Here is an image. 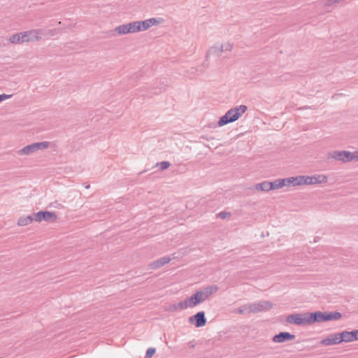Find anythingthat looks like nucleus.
Wrapping results in <instances>:
<instances>
[{
    "mask_svg": "<svg viewBox=\"0 0 358 358\" xmlns=\"http://www.w3.org/2000/svg\"><path fill=\"white\" fill-rule=\"evenodd\" d=\"M282 187H283V186L281 179L275 180L273 182H269L270 190L278 189Z\"/></svg>",
    "mask_w": 358,
    "mask_h": 358,
    "instance_id": "23",
    "label": "nucleus"
},
{
    "mask_svg": "<svg viewBox=\"0 0 358 358\" xmlns=\"http://www.w3.org/2000/svg\"><path fill=\"white\" fill-rule=\"evenodd\" d=\"M202 66H203V69H206V68H208V64H206V63H203V64H202Z\"/></svg>",
    "mask_w": 358,
    "mask_h": 358,
    "instance_id": "38",
    "label": "nucleus"
},
{
    "mask_svg": "<svg viewBox=\"0 0 358 358\" xmlns=\"http://www.w3.org/2000/svg\"><path fill=\"white\" fill-rule=\"evenodd\" d=\"M189 324L194 325L195 327H202L206 325L207 322L204 311H199L195 315L191 316L188 319Z\"/></svg>",
    "mask_w": 358,
    "mask_h": 358,
    "instance_id": "8",
    "label": "nucleus"
},
{
    "mask_svg": "<svg viewBox=\"0 0 358 358\" xmlns=\"http://www.w3.org/2000/svg\"><path fill=\"white\" fill-rule=\"evenodd\" d=\"M292 181V186H296V185H301V176H296V177H291Z\"/></svg>",
    "mask_w": 358,
    "mask_h": 358,
    "instance_id": "29",
    "label": "nucleus"
},
{
    "mask_svg": "<svg viewBox=\"0 0 358 358\" xmlns=\"http://www.w3.org/2000/svg\"><path fill=\"white\" fill-rule=\"evenodd\" d=\"M199 71L200 73H203V71H204V70H203V69H201V70H199Z\"/></svg>",
    "mask_w": 358,
    "mask_h": 358,
    "instance_id": "39",
    "label": "nucleus"
},
{
    "mask_svg": "<svg viewBox=\"0 0 358 358\" xmlns=\"http://www.w3.org/2000/svg\"><path fill=\"white\" fill-rule=\"evenodd\" d=\"M351 336L352 337V341H358V330L351 331Z\"/></svg>",
    "mask_w": 358,
    "mask_h": 358,
    "instance_id": "35",
    "label": "nucleus"
},
{
    "mask_svg": "<svg viewBox=\"0 0 358 358\" xmlns=\"http://www.w3.org/2000/svg\"><path fill=\"white\" fill-rule=\"evenodd\" d=\"M33 221H35V219H34V213L26 217H20L17 221V224L19 226H27L31 224Z\"/></svg>",
    "mask_w": 358,
    "mask_h": 358,
    "instance_id": "18",
    "label": "nucleus"
},
{
    "mask_svg": "<svg viewBox=\"0 0 358 358\" xmlns=\"http://www.w3.org/2000/svg\"><path fill=\"white\" fill-rule=\"evenodd\" d=\"M158 93H159V92H157V91L153 92V94H157Z\"/></svg>",
    "mask_w": 358,
    "mask_h": 358,
    "instance_id": "41",
    "label": "nucleus"
},
{
    "mask_svg": "<svg viewBox=\"0 0 358 358\" xmlns=\"http://www.w3.org/2000/svg\"><path fill=\"white\" fill-rule=\"evenodd\" d=\"M203 301H204L201 297V294H200L199 291H196L191 296L187 297L184 300L183 306L187 308H193L201 303Z\"/></svg>",
    "mask_w": 358,
    "mask_h": 358,
    "instance_id": "9",
    "label": "nucleus"
},
{
    "mask_svg": "<svg viewBox=\"0 0 358 358\" xmlns=\"http://www.w3.org/2000/svg\"><path fill=\"white\" fill-rule=\"evenodd\" d=\"M156 352L155 348H150L147 350L146 354H145V358H150L152 357Z\"/></svg>",
    "mask_w": 358,
    "mask_h": 358,
    "instance_id": "32",
    "label": "nucleus"
},
{
    "mask_svg": "<svg viewBox=\"0 0 358 358\" xmlns=\"http://www.w3.org/2000/svg\"><path fill=\"white\" fill-rule=\"evenodd\" d=\"M308 325H312L314 323L325 322V313L324 312L315 311L313 313L308 312Z\"/></svg>",
    "mask_w": 358,
    "mask_h": 358,
    "instance_id": "10",
    "label": "nucleus"
},
{
    "mask_svg": "<svg viewBox=\"0 0 358 358\" xmlns=\"http://www.w3.org/2000/svg\"><path fill=\"white\" fill-rule=\"evenodd\" d=\"M170 165L171 164L167 161H163L157 164V166H158L162 171L167 169Z\"/></svg>",
    "mask_w": 358,
    "mask_h": 358,
    "instance_id": "28",
    "label": "nucleus"
},
{
    "mask_svg": "<svg viewBox=\"0 0 358 358\" xmlns=\"http://www.w3.org/2000/svg\"><path fill=\"white\" fill-rule=\"evenodd\" d=\"M184 301H180L177 304H171L170 305L166 310L169 312L177 311L178 309H186L187 307L183 306Z\"/></svg>",
    "mask_w": 358,
    "mask_h": 358,
    "instance_id": "21",
    "label": "nucleus"
},
{
    "mask_svg": "<svg viewBox=\"0 0 358 358\" xmlns=\"http://www.w3.org/2000/svg\"><path fill=\"white\" fill-rule=\"evenodd\" d=\"M114 31L117 34L124 35L138 32L139 28L138 26H136V21H134L116 27Z\"/></svg>",
    "mask_w": 358,
    "mask_h": 358,
    "instance_id": "7",
    "label": "nucleus"
},
{
    "mask_svg": "<svg viewBox=\"0 0 358 358\" xmlns=\"http://www.w3.org/2000/svg\"><path fill=\"white\" fill-rule=\"evenodd\" d=\"M320 343L323 345H337L341 343L338 333L330 335L329 337L322 339Z\"/></svg>",
    "mask_w": 358,
    "mask_h": 358,
    "instance_id": "14",
    "label": "nucleus"
},
{
    "mask_svg": "<svg viewBox=\"0 0 358 358\" xmlns=\"http://www.w3.org/2000/svg\"><path fill=\"white\" fill-rule=\"evenodd\" d=\"M247 312L248 313V306H241L234 310V313L241 315L245 314Z\"/></svg>",
    "mask_w": 358,
    "mask_h": 358,
    "instance_id": "27",
    "label": "nucleus"
},
{
    "mask_svg": "<svg viewBox=\"0 0 358 358\" xmlns=\"http://www.w3.org/2000/svg\"><path fill=\"white\" fill-rule=\"evenodd\" d=\"M327 181V178L324 175H315L313 176V183L315 184H320L325 183Z\"/></svg>",
    "mask_w": 358,
    "mask_h": 358,
    "instance_id": "24",
    "label": "nucleus"
},
{
    "mask_svg": "<svg viewBox=\"0 0 358 358\" xmlns=\"http://www.w3.org/2000/svg\"><path fill=\"white\" fill-rule=\"evenodd\" d=\"M328 160L336 159L338 161H341L342 162H349L352 161V152L350 151H333L329 152L328 154Z\"/></svg>",
    "mask_w": 358,
    "mask_h": 358,
    "instance_id": "5",
    "label": "nucleus"
},
{
    "mask_svg": "<svg viewBox=\"0 0 358 358\" xmlns=\"http://www.w3.org/2000/svg\"><path fill=\"white\" fill-rule=\"evenodd\" d=\"M273 308V303L267 301H261L248 305V313H257L268 311Z\"/></svg>",
    "mask_w": 358,
    "mask_h": 358,
    "instance_id": "4",
    "label": "nucleus"
},
{
    "mask_svg": "<svg viewBox=\"0 0 358 358\" xmlns=\"http://www.w3.org/2000/svg\"><path fill=\"white\" fill-rule=\"evenodd\" d=\"M11 96L12 95H8L5 94H0V103Z\"/></svg>",
    "mask_w": 358,
    "mask_h": 358,
    "instance_id": "36",
    "label": "nucleus"
},
{
    "mask_svg": "<svg viewBox=\"0 0 358 358\" xmlns=\"http://www.w3.org/2000/svg\"><path fill=\"white\" fill-rule=\"evenodd\" d=\"M85 188H87V189L90 188V185L88 184V185H85Z\"/></svg>",
    "mask_w": 358,
    "mask_h": 358,
    "instance_id": "42",
    "label": "nucleus"
},
{
    "mask_svg": "<svg viewBox=\"0 0 358 358\" xmlns=\"http://www.w3.org/2000/svg\"><path fill=\"white\" fill-rule=\"evenodd\" d=\"M254 188L257 191H263V192L270 191L269 182L264 181L262 182L257 183L255 185Z\"/></svg>",
    "mask_w": 358,
    "mask_h": 358,
    "instance_id": "20",
    "label": "nucleus"
},
{
    "mask_svg": "<svg viewBox=\"0 0 358 358\" xmlns=\"http://www.w3.org/2000/svg\"><path fill=\"white\" fill-rule=\"evenodd\" d=\"M222 52V49L220 47H210L206 55V60L208 59L210 55L220 57Z\"/></svg>",
    "mask_w": 358,
    "mask_h": 358,
    "instance_id": "17",
    "label": "nucleus"
},
{
    "mask_svg": "<svg viewBox=\"0 0 358 358\" xmlns=\"http://www.w3.org/2000/svg\"><path fill=\"white\" fill-rule=\"evenodd\" d=\"M9 41L11 43H13V44H20V43H22L21 41H20V36L19 33L12 35L9 38Z\"/></svg>",
    "mask_w": 358,
    "mask_h": 358,
    "instance_id": "26",
    "label": "nucleus"
},
{
    "mask_svg": "<svg viewBox=\"0 0 358 358\" xmlns=\"http://www.w3.org/2000/svg\"><path fill=\"white\" fill-rule=\"evenodd\" d=\"M352 161H358V150L352 152Z\"/></svg>",
    "mask_w": 358,
    "mask_h": 358,
    "instance_id": "37",
    "label": "nucleus"
},
{
    "mask_svg": "<svg viewBox=\"0 0 358 358\" xmlns=\"http://www.w3.org/2000/svg\"><path fill=\"white\" fill-rule=\"evenodd\" d=\"M302 185H314L313 176H301Z\"/></svg>",
    "mask_w": 358,
    "mask_h": 358,
    "instance_id": "25",
    "label": "nucleus"
},
{
    "mask_svg": "<svg viewBox=\"0 0 358 358\" xmlns=\"http://www.w3.org/2000/svg\"><path fill=\"white\" fill-rule=\"evenodd\" d=\"M248 107L245 105H240L229 110L223 116H222L217 124L219 127H222L229 123H231L238 120L239 117L246 112Z\"/></svg>",
    "mask_w": 358,
    "mask_h": 358,
    "instance_id": "1",
    "label": "nucleus"
},
{
    "mask_svg": "<svg viewBox=\"0 0 358 358\" xmlns=\"http://www.w3.org/2000/svg\"><path fill=\"white\" fill-rule=\"evenodd\" d=\"M221 49H222V52L224 51H231L233 48V44L230 43H227L225 44H222L220 46Z\"/></svg>",
    "mask_w": 358,
    "mask_h": 358,
    "instance_id": "30",
    "label": "nucleus"
},
{
    "mask_svg": "<svg viewBox=\"0 0 358 358\" xmlns=\"http://www.w3.org/2000/svg\"><path fill=\"white\" fill-rule=\"evenodd\" d=\"M136 24L139 28V31H145L148 29L150 27L148 20L143 21H136Z\"/></svg>",
    "mask_w": 358,
    "mask_h": 358,
    "instance_id": "22",
    "label": "nucleus"
},
{
    "mask_svg": "<svg viewBox=\"0 0 358 358\" xmlns=\"http://www.w3.org/2000/svg\"><path fill=\"white\" fill-rule=\"evenodd\" d=\"M171 261V259L168 257H163L149 264V267L151 269H157L162 266L169 263Z\"/></svg>",
    "mask_w": 358,
    "mask_h": 358,
    "instance_id": "15",
    "label": "nucleus"
},
{
    "mask_svg": "<svg viewBox=\"0 0 358 358\" xmlns=\"http://www.w3.org/2000/svg\"><path fill=\"white\" fill-rule=\"evenodd\" d=\"M34 219H35V221L37 222H41L42 221L55 222L57 219V216L54 212L41 210L34 213Z\"/></svg>",
    "mask_w": 358,
    "mask_h": 358,
    "instance_id": "6",
    "label": "nucleus"
},
{
    "mask_svg": "<svg viewBox=\"0 0 358 358\" xmlns=\"http://www.w3.org/2000/svg\"><path fill=\"white\" fill-rule=\"evenodd\" d=\"M30 37L33 38V41H36V37H33V35H30Z\"/></svg>",
    "mask_w": 358,
    "mask_h": 358,
    "instance_id": "40",
    "label": "nucleus"
},
{
    "mask_svg": "<svg viewBox=\"0 0 358 358\" xmlns=\"http://www.w3.org/2000/svg\"><path fill=\"white\" fill-rule=\"evenodd\" d=\"M218 290V287L217 285H210L204 287L202 290H198L200 294H201V297L205 301L210 295L217 292Z\"/></svg>",
    "mask_w": 358,
    "mask_h": 358,
    "instance_id": "13",
    "label": "nucleus"
},
{
    "mask_svg": "<svg viewBox=\"0 0 358 358\" xmlns=\"http://www.w3.org/2000/svg\"><path fill=\"white\" fill-rule=\"evenodd\" d=\"M286 322L298 326L308 325V312L289 315L286 317Z\"/></svg>",
    "mask_w": 358,
    "mask_h": 358,
    "instance_id": "2",
    "label": "nucleus"
},
{
    "mask_svg": "<svg viewBox=\"0 0 358 358\" xmlns=\"http://www.w3.org/2000/svg\"><path fill=\"white\" fill-rule=\"evenodd\" d=\"M295 338V335L292 334L289 332L282 331L278 334H275L272 340L275 343H284L289 341H292Z\"/></svg>",
    "mask_w": 358,
    "mask_h": 358,
    "instance_id": "11",
    "label": "nucleus"
},
{
    "mask_svg": "<svg viewBox=\"0 0 358 358\" xmlns=\"http://www.w3.org/2000/svg\"><path fill=\"white\" fill-rule=\"evenodd\" d=\"M339 335V339L341 341V343L342 342H352V337L351 336V332L348 331H343L341 333H338Z\"/></svg>",
    "mask_w": 358,
    "mask_h": 358,
    "instance_id": "19",
    "label": "nucleus"
},
{
    "mask_svg": "<svg viewBox=\"0 0 358 358\" xmlns=\"http://www.w3.org/2000/svg\"><path fill=\"white\" fill-rule=\"evenodd\" d=\"M37 30H31L29 31L20 32V41L21 43L33 41V38L30 37V35H33V37H36V41H39L41 39V36H38Z\"/></svg>",
    "mask_w": 358,
    "mask_h": 358,
    "instance_id": "12",
    "label": "nucleus"
},
{
    "mask_svg": "<svg viewBox=\"0 0 358 358\" xmlns=\"http://www.w3.org/2000/svg\"><path fill=\"white\" fill-rule=\"evenodd\" d=\"M326 322L338 320L342 317V314L339 312H324Z\"/></svg>",
    "mask_w": 358,
    "mask_h": 358,
    "instance_id": "16",
    "label": "nucleus"
},
{
    "mask_svg": "<svg viewBox=\"0 0 358 358\" xmlns=\"http://www.w3.org/2000/svg\"><path fill=\"white\" fill-rule=\"evenodd\" d=\"M281 180L282 182L283 187H289L290 185H292V181L291 177L282 178Z\"/></svg>",
    "mask_w": 358,
    "mask_h": 358,
    "instance_id": "31",
    "label": "nucleus"
},
{
    "mask_svg": "<svg viewBox=\"0 0 358 358\" xmlns=\"http://www.w3.org/2000/svg\"><path fill=\"white\" fill-rule=\"evenodd\" d=\"M150 27H151L153 25H157L159 23V21L156 18H150L148 20Z\"/></svg>",
    "mask_w": 358,
    "mask_h": 358,
    "instance_id": "34",
    "label": "nucleus"
},
{
    "mask_svg": "<svg viewBox=\"0 0 358 358\" xmlns=\"http://www.w3.org/2000/svg\"><path fill=\"white\" fill-rule=\"evenodd\" d=\"M217 216L222 219H226L231 216V213L226 211H222L217 215Z\"/></svg>",
    "mask_w": 358,
    "mask_h": 358,
    "instance_id": "33",
    "label": "nucleus"
},
{
    "mask_svg": "<svg viewBox=\"0 0 358 358\" xmlns=\"http://www.w3.org/2000/svg\"><path fill=\"white\" fill-rule=\"evenodd\" d=\"M49 147V142L43 141L39 143H34L28 145L18 151V154L20 155H29L38 150H44Z\"/></svg>",
    "mask_w": 358,
    "mask_h": 358,
    "instance_id": "3",
    "label": "nucleus"
}]
</instances>
